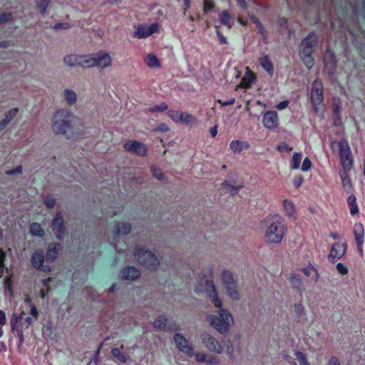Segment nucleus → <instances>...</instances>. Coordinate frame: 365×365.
Wrapping results in <instances>:
<instances>
[{
    "label": "nucleus",
    "mask_w": 365,
    "mask_h": 365,
    "mask_svg": "<svg viewBox=\"0 0 365 365\" xmlns=\"http://www.w3.org/2000/svg\"><path fill=\"white\" fill-rule=\"evenodd\" d=\"M317 43H318L317 36L314 34L312 33V34H309L302 41L301 44L307 48L313 49V48L317 46Z\"/></svg>",
    "instance_id": "nucleus-30"
},
{
    "label": "nucleus",
    "mask_w": 365,
    "mask_h": 365,
    "mask_svg": "<svg viewBox=\"0 0 365 365\" xmlns=\"http://www.w3.org/2000/svg\"><path fill=\"white\" fill-rule=\"evenodd\" d=\"M262 123L265 128L274 129L279 125L278 115L276 111H267L262 116Z\"/></svg>",
    "instance_id": "nucleus-17"
},
{
    "label": "nucleus",
    "mask_w": 365,
    "mask_h": 365,
    "mask_svg": "<svg viewBox=\"0 0 365 365\" xmlns=\"http://www.w3.org/2000/svg\"><path fill=\"white\" fill-rule=\"evenodd\" d=\"M230 148L235 154H239L242 150L250 148V143L247 141L233 140L230 143Z\"/></svg>",
    "instance_id": "nucleus-24"
},
{
    "label": "nucleus",
    "mask_w": 365,
    "mask_h": 365,
    "mask_svg": "<svg viewBox=\"0 0 365 365\" xmlns=\"http://www.w3.org/2000/svg\"><path fill=\"white\" fill-rule=\"evenodd\" d=\"M62 95L68 106H75L77 104L78 96L74 91L66 88L63 90Z\"/></svg>",
    "instance_id": "nucleus-22"
},
{
    "label": "nucleus",
    "mask_w": 365,
    "mask_h": 365,
    "mask_svg": "<svg viewBox=\"0 0 365 365\" xmlns=\"http://www.w3.org/2000/svg\"><path fill=\"white\" fill-rule=\"evenodd\" d=\"M140 274V271L133 266H128L123 268L120 273L121 279L130 281L137 279Z\"/></svg>",
    "instance_id": "nucleus-19"
},
{
    "label": "nucleus",
    "mask_w": 365,
    "mask_h": 365,
    "mask_svg": "<svg viewBox=\"0 0 365 365\" xmlns=\"http://www.w3.org/2000/svg\"><path fill=\"white\" fill-rule=\"evenodd\" d=\"M222 342L225 343V352L227 356L232 360L234 359V347L232 342L230 339L223 340Z\"/></svg>",
    "instance_id": "nucleus-42"
},
{
    "label": "nucleus",
    "mask_w": 365,
    "mask_h": 365,
    "mask_svg": "<svg viewBox=\"0 0 365 365\" xmlns=\"http://www.w3.org/2000/svg\"><path fill=\"white\" fill-rule=\"evenodd\" d=\"M301 160H302V154L299 153H295L292 157V169L299 168Z\"/></svg>",
    "instance_id": "nucleus-45"
},
{
    "label": "nucleus",
    "mask_w": 365,
    "mask_h": 365,
    "mask_svg": "<svg viewBox=\"0 0 365 365\" xmlns=\"http://www.w3.org/2000/svg\"><path fill=\"white\" fill-rule=\"evenodd\" d=\"M330 147L332 152L338 153L339 156L341 165L344 170L340 173L342 185L349 192L351 189V183L348 178L347 172L351 169L353 165V158L349 143L344 139L339 141L334 140L331 143Z\"/></svg>",
    "instance_id": "nucleus-4"
},
{
    "label": "nucleus",
    "mask_w": 365,
    "mask_h": 365,
    "mask_svg": "<svg viewBox=\"0 0 365 365\" xmlns=\"http://www.w3.org/2000/svg\"><path fill=\"white\" fill-rule=\"evenodd\" d=\"M278 150L279 151H286V152H290L292 148L289 147L287 143H283L278 145L277 147Z\"/></svg>",
    "instance_id": "nucleus-63"
},
{
    "label": "nucleus",
    "mask_w": 365,
    "mask_h": 365,
    "mask_svg": "<svg viewBox=\"0 0 365 365\" xmlns=\"http://www.w3.org/2000/svg\"><path fill=\"white\" fill-rule=\"evenodd\" d=\"M23 314L24 312H21V314L19 316L17 315L16 314H13L10 319L11 330L13 331H16L17 335L19 338V346H21L24 341V326L22 324Z\"/></svg>",
    "instance_id": "nucleus-13"
},
{
    "label": "nucleus",
    "mask_w": 365,
    "mask_h": 365,
    "mask_svg": "<svg viewBox=\"0 0 365 365\" xmlns=\"http://www.w3.org/2000/svg\"><path fill=\"white\" fill-rule=\"evenodd\" d=\"M133 255L136 262L146 269L155 272L158 269L160 262L157 255L150 250L138 245L135 247Z\"/></svg>",
    "instance_id": "nucleus-5"
},
{
    "label": "nucleus",
    "mask_w": 365,
    "mask_h": 365,
    "mask_svg": "<svg viewBox=\"0 0 365 365\" xmlns=\"http://www.w3.org/2000/svg\"><path fill=\"white\" fill-rule=\"evenodd\" d=\"M311 167H312L311 160L308 158H306L302 163V170L304 171V172L307 171L311 168Z\"/></svg>",
    "instance_id": "nucleus-58"
},
{
    "label": "nucleus",
    "mask_w": 365,
    "mask_h": 365,
    "mask_svg": "<svg viewBox=\"0 0 365 365\" xmlns=\"http://www.w3.org/2000/svg\"><path fill=\"white\" fill-rule=\"evenodd\" d=\"M179 116V122L185 125H193L197 121V118L194 115L187 112H180V115Z\"/></svg>",
    "instance_id": "nucleus-31"
},
{
    "label": "nucleus",
    "mask_w": 365,
    "mask_h": 365,
    "mask_svg": "<svg viewBox=\"0 0 365 365\" xmlns=\"http://www.w3.org/2000/svg\"><path fill=\"white\" fill-rule=\"evenodd\" d=\"M168 108V106L165 103H162L160 105H157V106H155L148 108L147 110L150 113L163 112V111L167 110Z\"/></svg>",
    "instance_id": "nucleus-44"
},
{
    "label": "nucleus",
    "mask_w": 365,
    "mask_h": 365,
    "mask_svg": "<svg viewBox=\"0 0 365 365\" xmlns=\"http://www.w3.org/2000/svg\"><path fill=\"white\" fill-rule=\"evenodd\" d=\"M12 15L10 13H3L0 15V25L11 21Z\"/></svg>",
    "instance_id": "nucleus-54"
},
{
    "label": "nucleus",
    "mask_w": 365,
    "mask_h": 365,
    "mask_svg": "<svg viewBox=\"0 0 365 365\" xmlns=\"http://www.w3.org/2000/svg\"><path fill=\"white\" fill-rule=\"evenodd\" d=\"M345 244L334 243L332 245L331 252L329 255V260L331 262H334L335 259L341 258L345 254Z\"/></svg>",
    "instance_id": "nucleus-20"
},
{
    "label": "nucleus",
    "mask_w": 365,
    "mask_h": 365,
    "mask_svg": "<svg viewBox=\"0 0 365 365\" xmlns=\"http://www.w3.org/2000/svg\"><path fill=\"white\" fill-rule=\"evenodd\" d=\"M221 281L227 294L232 300H239L240 297L237 289V284L232 273L229 270H223L221 273Z\"/></svg>",
    "instance_id": "nucleus-6"
},
{
    "label": "nucleus",
    "mask_w": 365,
    "mask_h": 365,
    "mask_svg": "<svg viewBox=\"0 0 365 365\" xmlns=\"http://www.w3.org/2000/svg\"><path fill=\"white\" fill-rule=\"evenodd\" d=\"M364 228L361 223H356L353 227V234L354 235L357 250L361 257L364 255L363 244L364 241Z\"/></svg>",
    "instance_id": "nucleus-14"
},
{
    "label": "nucleus",
    "mask_w": 365,
    "mask_h": 365,
    "mask_svg": "<svg viewBox=\"0 0 365 365\" xmlns=\"http://www.w3.org/2000/svg\"><path fill=\"white\" fill-rule=\"evenodd\" d=\"M261 224L264 227V241L266 244L275 245L282 242L287 229L281 215L269 214L262 220Z\"/></svg>",
    "instance_id": "nucleus-3"
},
{
    "label": "nucleus",
    "mask_w": 365,
    "mask_h": 365,
    "mask_svg": "<svg viewBox=\"0 0 365 365\" xmlns=\"http://www.w3.org/2000/svg\"><path fill=\"white\" fill-rule=\"evenodd\" d=\"M44 204L48 208H53L56 205V200L51 195H48L44 198Z\"/></svg>",
    "instance_id": "nucleus-51"
},
{
    "label": "nucleus",
    "mask_w": 365,
    "mask_h": 365,
    "mask_svg": "<svg viewBox=\"0 0 365 365\" xmlns=\"http://www.w3.org/2000/svg\"><path fill=\"white\" fill-rule=\"evenodd\" d=\"M215 29H216L217 36L218 37V41H219L220 43V44H227V38L220 33V31L219 30V27L216 26Z\"/></svg>",
    "instance_id": "nucleus-57"
},
{
    "label": "nucleus",
    "mask_w": 365,
    "mask_h": 365,
    "mask_svg": "<svg viewBox=\"0 0 365 365\" xmlns=\"http://www.w3.org/2000/svg\"><path fill=\"white\" fill-rule=\"evenodd\" d=\"M150 171L152 173V175L157 178L159 180H163L165 179V176L163 173L160 169L155 166H152L150 168Z\"/></svg>",
    "instance_id": "nucleus-43"
},
{
    "label": "nucleus",
    "mask_w": 365,
    "mask_h": 365,
    "mask_svg": "<svg viewBox=\"0 0 365 365\" xmlns=\"http://www.w3.org/2000/svg\"><path fill=\"white\" fill-rule=\"evenodd\" d=\"M347 202L350 207V213L354 215L358 213V206L356 204V197L354 195H351L348 197Z\"/></svg>",
    "instance_id": "nucleus-41"
},
{
    "label": "nucleus",
    "mask_w": 365,
    "mask_h": 365,
    "mask_svg": "<svg viewBox=\"0 0 365 365\" xmlns=\"http://www.w3.org/2000/svg\"><path fill=\"white\" fill-rule=\"evenodd\" d=\"M336 269L338 272L340 273L341 274H346L348 272L347 268L345 266H344L342 263H338L336 264Z\"/></svg>",
    "instance_id": "nucleus-60"
},
{
    "label": "nucleus",
    "mask_w": 365,
    "mask_h": 365,
    "mask_svg": "<svg viewBox=\"0 0 365 365\" xmlns=\"http://www.w3.org/2000/svg\"><path fill=\"white\" fill-rule=\"evenodd\" d=\"M37 8L38 9L41 15L45 16L46 14V9L49 6L50 0H34Z\"/></svg>",
    "instance_id": "nucleus-39"
},
{
    "label": "nucleus",
    "mask_w": 365,
    "mask_h": 365,
    "mask_svg": "<svg viewBox=\"0 0 365 365\" xmlns=\"http://www.w3.org/2000/svg\"><path fill=\"white\" fill-rule=\"evenodd\" d=\"M260 65L266 70L270 75L273 73V65L267 56L262 57L259 60Z\"/></svg>",
    "instance_id": "nucleus-37"
},
{
    "label": "nucleus",
    "mask_w": 365,
    "mask_h": 365,
    "mask_svg": "<svg viewBox=\"0 0 365 365\" xmlns=\"http://www.w3.org/2000/svg\"><path fill=\"white\" fill-rule=\"evenodd\" d=\"M282 205L284 210L288 217H292L294 216L296 212L295 205L291 200H284L282 202Z\"/></svg>",
    "instance_id": "nucleus-34"
},
{
    "label": "nucleus",
    "mask_w": 365,
    "mask_h": 365,
    "mask_svg": "<svg viewBox=\"0 0 365 365\" xmlns=\"http://www.w3.org/2000/svg\"><path fill=\"white\" fill-rule=\"evenodd\" d=\"M222 186L223 187H230L231 188V191H230V193L232 195H235L237 190L242 187H243V185H239L237 187H234V186H231L230 185H229V183L227 182H224L222 184Z\"/></svg>",
    "instance_id": "nucleus-56"
},
{
    "label": "nucleus",
    "mask_w": 365,
    "mask_h": 365,
    "mask_svg": "<svg viewBox=\"0 0 365 365\" xmlns=\"http://www.w3.org/2000/svg\"><path fill=\"white\" fill-rule=\"evenodd\" d=\"M19 112L17 108H11L4 114V118L0 121V132L6 128V127L16 116Z\"/></svg>",
    "instance_id": "nucleus-23"
},
{
    "label": "nucleus",
    "mask_w": 365,
    "mask_h": 365,
    "mask_svg": "<svg viewBox=\"0 0 365 365\" xmlns=\"http://www.w3.org/2000/svg\"><path fill=\"white\" fill-rule=\"evenodd\" d=\"M123 148L125 151L132 153L140 157H145L148 153V146L138 140H130L124 143Z\"/></svg>",
    "instance_id": "nucleus-9"
},
{
    "label": "nucleus",
    "mask_w": 365,
    "mask_h": 365,
    "mask_svg": "<svg viewBox=\"0 0 365 365\" xmlns=\"http://www.w3.org/2000/svg\"><path fill=\"white\" fill-rule=\"evenodd\" d=\"M282 358L284 359L287 362H288L290 365H297L296 361L294 360V359L289 356L287 352L284 351L282 353Z\"/></svg>",
    "instance_id": "nucleus-59"
},
{
    "label": "nucleus",
    "mask_w": 365,
    "mask_h": 365,
    "mask_svg": "<svg viewBox=\"0 0 365 365\" xmlns=\"http://www.w3.org/2000/svg\"><path fill=\"white\" fill-rule=\"evenodd\" d=\"M200 339L205 347L210 351L217 354H221L224 352V346L213 335L204 331L200 334Z\"/></svg>",
    "instance_id": "nucleus-7"
},
{
    "label": "nucleus",
    "mask_w": 365,
    "mask_h": 365,
    "mask_svg": "<svg viewBox=\"0 0 365 365\" xmlns=\"http://www.w3.org/2000/svg\"><path fill=\"white\" fill-rule=\"evenodd\" d=\"M6 259V254L2 250H0V278L2 277L4 272V261Z\"/></svg>",
    "instance_id": "nucleus-50"
},
{
    "label": "nucleus",
    "mask_w": 365,
    "mask_h": 365,
    "mask_svg": "<svg viewBox=\"0 0 365 365\" xmlns=\"http://www.w3.org/2000/svg\"><path fill=\"white\" fill-rule=\"evenodd\" d=\"M168 319L164 316L158 317L153 322L154 328L158 331H165L167 329Z\"/></svg>",
    "instance_id": "nucleus-35"
},
{
    "label": "nucleus",
    "mask_w": 365,
    "mask_h": 365,
    "mask_svg": "<svg viewBox=\"0 0 365 365\" xmlns=\"http://www.w3.org/2000/svg\"><path fill=\"white\" fill-rule=\"evenodd\" d=\"M255 79L254 73L248 70L242 78L241 85L244 88H250L255 83Z\"/></svg>",
    "instance_id": "nucleus-33"
},
{
    "label": "nucleus",
    "mask_w": 365,
    "mask_h": 365,
    "mask_svg": "<svg viewBox=\"0 0 365 365\" xmlns=\"http://www.w3.org/2000/svg\"><path fill=\"white\" fill-rule=\"evenodd\" d=\"M294 312L296 313L298 318H300L304 315V307L302 303H298L294 305Z\"/></svg>",
    "instance_id": "nucleus-47"
},
{
    "label": "nucleus",
    "mask_w": 365,
    "mask_h": 365,
    "mask_svg": "<svg viewBox=\"0 0 365 365\" xmlns=\"http://www.w3.org/2000/svg\"><path fill=\"white\" fill-rule=\"evenodd\" d=\"M173 341L179 351L185 354L187 356H193L194 346L182 334L176 333L173 336Z\"/></svg>",
    "instance_id": "nucleus-10"
},
{
    "label": "nucleus",
    "mask_w": 365,
    "mask_h": 365,
    "mask_svg": "<svg viewBox=\"0 0 365 365\" xmlns=\"http://www.w3.org/2000/svg\"><path fill=\"white\" fill-rule=\"evenodd\" d=\"M132 230V225L128 222H115L113 227V234L115 235H127Z\"/></svg>",
    "instance_id": "nucleus-21"
},
{
    "label": "nucleus",
    "mask_w": 365,
    "mask_h": 365,
    "mask_svg": "<svg viewBox=\"0 0 365 365\" xmlns=\"http://www.w3.org/2000/svg\"><path fill=\"white\" fill-rule=\"evenodd\" d=\"M289 282L292 287L300 293L304 291V284L299 274H292L289 278Z\"/></svg>",
    "instance_id": "nucleus-27"
},
{
    "label": "nucleus",
    "mask_w": 365,
    "mask_h": 365,
    "mask_svg": "<svg viewBox=\"0 0 365 365\" xmlns=\"http://www.w3.org/2000/svg\"><path fill=\"white\" fill-rule=\"evenodd\" d=\"M94 62L95 67L103 70L112 66L113 58L108 52L99 51L94 53Z\"/></svg>",
    "instance_id": "nucleus-12"
},
{
    "label": "nucleus",
    "mask_w": 365,
    "mask_h": 365,
    "mask_svg": "<svg viewBox=\"0 0 365 365\" xmlns=\"http://www.w3.org/2000/svg\"><path fill=\"white\" fill-rule=\"evenodd\" d=\"M324 69L329 75H332L336 68V59L334 53L327 50L324 54Z\"/></svg>",
    "instance_id": "nucleus-18"
},
{
    "label": "nucleus",
    "mask_w": 365,
    "mask_h": 365,
    "mask_svg": "<svg viewBox=\"0 0 365 365\" xmlns=\"http://www.w3.org/2000/svg\"><path fill=\"white\" fill-rule=\"evenodd\" d=\"M44 259L45 256L43 252L41 250H36L32 255L31 262L32 266L35 269L43 272H48L50 271V267L43 264Z\"/></svg>",
    "instance_id": "nucleus-15"
},
{
    "label": "nucleus",
    "mask_w": 365,
    "mask_h": 365,
    "mask_svg": "<svg viewBox=\"0 0 365 365\" xmlns=\"http://www.w3.org/2000/svg\"><path fill=\"white\" fill-rule=\"evenodd\" d=\"M53 132L66 139H74L85 133V127L81 120L66 109H59L52 115Z\"/></svg>",
    "instance_id": "nucleus-1"
},
{
    "label": "nucleus",
    "mask_w": 365,
    "mask_h": 365,
    "mask_svg": "<svg viewBox=\"0 0 365 365\" xmlns=\"http://www.w3.org/2000/svg\"><path fill=\"white\" fill-rule=\"evenodd\" d=\"M311 100L315 112L318 111L317 106L324 101L323 85L320 79L316 78L312 85Z\"/></svg>",
    "instance_id": "nucleus-8"
},
{
    "label": "nucleus",
    "mask_w": 365,
    "mask_h": 365,
    "mask_svg": "<svg viewBox=\"0 0 365 365\" xmlns=\"http://www.w3.org/2000/svg\"><path fill=\"white\" fill-rule=\"evenodd\" d=\"M145 62L150 68H159L160 63L155 55L149 53L145 57Z\"/></svg>",
    "instance_id": "nucleus-36"
},
{
    "label": "nucleus",
    "mask_w": 365,
    "mask_h": 365,
    "mask_svg": "<svg viewBox=\"0 0 365 365\" xmlns=\"http://www.w3.org/2000/svg\"><path fill=\"white\" fill-rule=\"evenodd\" d=\"M60 249L61 245L59 243L53 242L50 244L46 252V259L50 261L54 260L57 257Z\"/></svg>",
    "instance_id": "nucleus-25"
},
{
    "label": "nucleus",
    "mask_w": 365,
    "mask_h": 365,
    "mask_svg": "<svg viewBox=\"0 0 365 365\" xmlns=\"http://www.w3.org/2000/svg\"><path fill=\"white\" fill-rule=\"evenodd\" d=\"M22 172V167L21 165L17 166L16 168L9 170L6 172L8 175H13L16 173H21Z\"/></svg>",
    "instance_id": "nucleus-62"
},
{
    "label": "nucleus",
    "mask_w": 365,
    "mask_h": 365,
    "mask_svg": "<svg viewBox=\"0 0 365 365\" xmlns=\"http://www.w3.org/2000/svg\"><path fill=\"white\" fill-rule=\"evenodd\" d=\"M51 228L58 240H61L63 239L66 229L62 212L58 211L56 213L52 220Z\"/></svg>",
    "instance_id": "nucleus-11"
},
{
    "label": "nucleus",
    "mask_w": 365,
    "mask_h": 365,
    "mask_svg": "<svg viewBox=\"0 0 365 365\" xmlns=\"http://www.w3.org/2000/svg\"><path fill=\"white\" fill-rule=\"evenodd\" d=\"M159 30L158 24H152L150 26L140 25L135 31L134 36L138 38H147Z\"/></svg>",
    "instance_id": "nucleus-16"
},
{
    "label": "nucleus",
    "mask_w": 365,
    "mask_h": 365,
    "mask_svg": "<svg viewBox=\"0 0 365 365\" xmlns=\"http://www.w3.org/2000/svg\"><path fill=\"white\" fill-rule=\"evenodd\" d=\"M301 58H302L304 65L308 68H312V66L314 65V59H313L312 55H310V56H301Z\"/></svg>",
    "instance_id": "nucleus-48"
},
{
    "label": "nucleus",
    "mask_w": 365,
    "mask_h": 365,
    "mask_svg": "<svg viewBox=\"0 0 365 365\" xmlns=\"http://www.w3.org/2000/svg\"><path fill=\"white\" fill-rule=\"evenodd\" d=\"M327 365H340V363L337 357L331 356L329 359Z\"/></svg>",
    "instance_id": "nucleus-64"
},
{
    "label": "nucleus",
    "mask_w": 365,
    "mask_h": 365,
    "mask_svg": "<svg viewBox=\"0 0 365 365\" xmlns=\"http://www.w3.org/2000/svg\"><path fill=\"white\" fill-rule=\"evenodd\" d=\"M220 23L227 26L228 29H231L233 25V19L227 11H223L219 16Z\"/></svg>",
    "instance_id": "nucleus-32"
},
{
    "label": "nucleus",
    "mask_w": 365,
    "mask_h": 365,
    "mask_svg": "<svg viewBox=\"0 0 365 365\" xmlns=\"http://www.w3.org/2000/svg\"><path fill=\"white\" fill-rule=\"evenodd\" d=\"M195 361L199 363H205L207 361V354L205 352H197L194 351V355Z\"/></svg>",
    "instance_id": "nucleus-49"
},
{
    "label": "nucleus",
    "mask_w": 365,
    "mask_h": 365,
    "mask_svg": "<svg viewBox=\"0 0 365 365\" xmlns=\"http://www.w3.org/2000/svg\"><path fill=\"white\" fill-rule=\"evenodd\" d=\"M294 354L300 364L304 365H310L307 361V356L304 353L299 351H295Z\"/></svg>",
    "instance_id": "nucleus-46"
},
{
    "label": "nucleus",
    "mask_w": 365,
    "mask_h": 365,
    "mask_svg": "<svg viewBox=\"0 0 365 365\" xmlns=\"http://www.w3.org/2000/svg\"><path fill=\"white\" fill-rule=\"evenodd\" d=\"M110 352L113 357L122 363L131 361L130 356L127 354L121 352L118 348H113Z\"/></svg>",
    "instance_id": "nucleus-29"
},
{
    "label": "nucleus",
    "mask_w": 365,
    "mask_h": 365,
    "mask_svg": "<svg viewBox=\"0 0 365 365\" xmlns=\"http://www.w3.org/2000/svg\"><path fill=\"white\" fill-rule=\"evenodd\" d=\"M207 292L212 302L216 307L220 308L218 315L209 314L206 317L207 321L220 334L227 335L230 328L233 325L234 321L231 314L225 309H222V302L218 297L216 287L212 280L206 281Z\"/></svg>",
    "instance_id": "nucleus-2"
},
{
    "label": "nucleus",
    "mask_w": 365,
    "mask_h": 365,
    "mask_svg": "<svg viewBox=\"0 0 365 365\" xmlns=\"http://www.w3.org/2000/svg\"><path fill=\"white\" fill-rule=\"evenodd\" d=\"M313 50L301 44L300 56H310L312 54Z\"/></svg>",
    "instance_id": "nucleus-55"
},
{
    "label": "nucleus",
    "mask_w": 365,
    "mask_h": 365,
    "mask_svg": "<svg viewBox=\"0 0 365 365\" xmlns=\"http://www.w3.org/2000/svg\"><path fill=\"white\" fill-rule=\"evenodd\" d=\"M79 66L85 68L95 67L94 53L88 55H81Z\"/></svg>",
    "instance_id": "nucleus-26"
},
{
    "label": "nucleus",
    "mask_w": 365,
    "mask_h": 365,
    "mask_svg": "<svg viewBox=\"0 0 365 365\" xmlns=\"http://www.w3.org/2000/svg\"><path fill=\"white\" fill-rule=\"evenodd\" d=\"M214 7L213 3L210 0H205L204 1V11L207 12Z\"/></svg>",
    "instance_id": "nucleus-61"
},
{
    "label": "nucleus",
    "mask_w": 365,
    "mask_h": 365,
    "mask_svg": "<svg viewBox=\"0 0 365 365\" xmlns=\"http://www.w3.org/2000/svg\"><path fill=\"white\" fill-rule=\"evenodd\" d=\"M168 116L175 122H179L180 112L178 110H170L168 112Z\"/></svg>",
    "instance_id": "nucleus-52"
},
{
    "label": "nucleus",
    "mask_w": 365,
    "mask_h": 365,
    "mask_svg": "<svg viewBox=\"0 0 365 365\" xmlns=\"http://www.w3.org/2000/svg\"><path fill=\"white\" fill-rule=\"evenodd\" d=\"M80 58L81 55L68 54L64 56L63 63L69 67L79 66Z\"/></svg>",
    "instance_id": "nucleus-28"
},
{
    "label": "nucleus",
    "mask_w": 365,
    "mask_h": 365,
    "mask_svg": "<svg viewBox=\"0 0 365 365\" xmlns=\"http://www.w3.org/2000/svg\"><path fill=\"white\" fill-rule=\"evenodd\" d=\"M209 365H217L220 363L218 358L213 355L207 356V361H205Z\"/></svg>",
    "instance_id": "nucleus-53"
},
{
    "label": "nucleus",
    "mask_w": 365,
    "mask_h": 365,
    "mask_svg": "<svg viewBox=\"0 0 365 365\" xmlns=\"http://www.w3.org/2000/svg\"><path fill=\"white\" fill-rule=\"evenodd\" d=\"M4 286L5 292L7 294H9L10 295L13 294L14 289H13V280H12V275L9 274L7 275L4 280Z\"/></svg>",
    "instance_id": "nucleus-40"
},
{
    "label": "nucleus",
    "mask_w": 365,
    "mask_h": 365,
    "mask_svg": "<svg viewBox=\"0 0 365 365\" xmlns=\"http://www.w3.org/2000/svg\"><path fill=\"white\" fill-rule=\"evenodd\" d=\"M30 232L34 236L43 237L45 234L41 225L37 222H33L30 225Z\"/></svg>",
    "instance_id": "nucleus-38"
}]
</instances>
